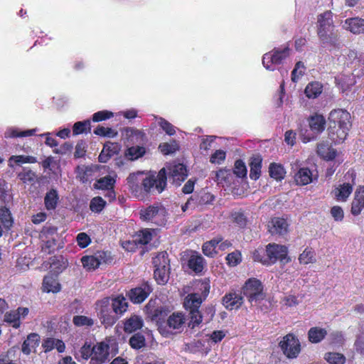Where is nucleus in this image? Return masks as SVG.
Returning <instances> with one entry per match:
<instances>
[{"label":"nucleus","instance_id":"17","mask_svg":"<svg viewBox=\"0 0 364 364\" xmlns=\"http://www.w3.org/2000/svg\"><path fill=\"white\" fill-rule=\"evenodd\" d=\"M364 209V186L357 187L350 206V213L353 216L359 215Z\"/></svg>","mask_w":364,"mask_h":364},{"label":"nucleus","instance_id":"60","mask_svg":"<svg viewBox=\"0 0 364 364\" xmlns=\"http://www.w3.org/2000/svg\"><path fill=\"white\" fill-rule=\"evenodd\" d=\"M93 133L95 135L100 136H108V137H115L117 135V132L112 129L109 127H105L102 126H97L95 129Z\"/></svg>","mask_w":364,"mask_h":364},{"label":"nucleus","instance_id":"48","mask_svg":"<svg viewBox=\"0 0 364 364\" xmlns=\"http://www.w3.org/2000/svg\"><path fill=\"white\" fill-rule=\"evenodd\" d=\"M17 178L23 183H32L36 179V174L31 169L23 167L22 171L17 173Z\"/></svg>","mask_w":364,"mask_h":364},{"label":"nucleus","instance_id":"33","mask_svg":"<svg viewBox=\"0 0 364 364\" xmlns=\"http://www.w3.org/2000/svg\"><path fill=\"white\" fill-rule=\"evenodd\" d=\"M154 230L145 228L138 231L134 235L133 242L134 245H145L151 242L153 237Z\"/></svg>","mask_w":364,"mask_h":364},{"label":"nucleus","instance_id":"59","mask_svg":"<svg viewBox=\"0 0 364 364\" xmlns=\"http://www.w3.org/2000/svg\"><path fill=\"white\" fill-rule=\"evenodd\" d=\"M325 359L330 364H344L346 361L345 356L338 353H327Z\"/></svg>","mask_w":364,"mask_h":364},{"label":"nucleus","instance_id":"29","mask_svg":"<svg viewBox=\"0 0 364 364\" xmlns=\"http://www.w3.org/2000/svg\"><path fill=\"white\" fill-rule=\"evenodd\" d=\"M107 302L108 301L107 299L102 301L104 305L102 306L99 313L101 322L106 327L112 326L114 323H115L118 318L117 316L113 315L112 312L109 311Z\"/></svg>","mask_w":364,"mask_h":364},{"label":"nucleus","instance_id":"4","mask_svg":"<svg viewBox=\"0 0 364 364\" xmlns=\"http://www.w3.org/2000/svg\"><path fill=\"white\" fill-rule=\"evenodd\" d=\"M317 35L323 47L336 46L338 40L333 20V13L326 11L317 17Z\"/></svg>","mask_w":364,"mask_h":364},{"label":"nucleus","instance_id":"44","mask_svg":"<svg viewBox=\"0 0 364 364\" xmlns=\"http://www.w3.org/2000/svg\"><path fill=\"white\" fill-rule=\"evenodd\" d=\"M0 220L6 230H9L14 223L11 213L6 205L0 207Z\"/></svg>","mask_w":364,"mask_h":364},{"label":"nucleus","instance_id":"54","mask_svg":"<svg viewBox=\"0 0 364 364\" xmlns=\"http://www.w3.org/2000/svg\"><path fill=\"white\" fill-rule=\"evenodd\" d=\"M159 149L163 154L168 155L175 153L178 150L179 147L176 140H173L171 143L164 142L160 144Z\"/></svg>","mask_w":364,"mask_h":364},{"label":"nucleus","instance_id":"2","mask_svg":"<svg viewBox=\"0 0 364 364\" xmlns=\"http://www.w3.org/2000/svg\"><path fill=\"white\" fill-rule=\"evenodd\" d=\"M328 134L334 144L343 142L351 127L350 114L346 109H333L328 116Z\"/></svg>","mask_w":364,"mask_h":364},{"label":"nucleus","instance_id":"26","mask_svg":"<svg viewBox=\"0 0 364 364\" xmlns=\"http://www.w3.org/2000/svg\"><path fill=\"white\" fill-rule=\"evenodd\" d=\"M316 153L318 156L326 161H332L337 156V151L325 141L317 145Z\"/></svg>","mask_w":364,"mask_h":364},{"label":"nucleus","instance_id":"21","mask_svg":"<svg viewBox=\"0 0 364 364\" xmlns=\"http://www.w3.org/2000/svg\"><path fill=\"white\" fill-rule=\"evenodd\" d=\"M187 265L196 274H200L203 271L206 262L201 255L197 252H193L188 259Z\"/></svg>","mask_w":364,"mask_h":364},{"label":"nucleus","instance_id":"19","mask_svg":"<svg viewBox=\"0 0 364 364\" xmlns=\"http://www.w3.org/2000/svg\"><path fill=\"white\" fill-rule=\"evenodd\" d=\"M61 290V285L58 282V275L48 274L43 279L42 291L44 293L57 294Z\"/></svg>","mask_w":364,"mask_h":364},{"label":"nucleus","instance_id":"36","mask_svg":"<svg viewBox=\"0 0 364 364\" xmlns=\"http://www.w3.org/2000/svg\"><path fill=\"white\" fill-rule=\"evenodd\" d=\"M143 324L142 318L138 316L134 315L125 321L124 330L125 332L131 333L141 329Z\"/></svg>","mask_w":364,"mask_h":364},{"label":"nucleus","instance_id":"63","mask_svg":"<svg viewBox=\"0 0 364 364\" xmlns=\"http://www.w3.org/2000/svg\"><path fill=\"white\" fill-rule=\"evenodd\" d=\"M158 124L168 135L173 136L176 134L175 127L164 118L159 117Z\"/></svg>","mask_w":364,"mask_h":364},{"label":"nucleus","instance_id":"64","mask_svg":"<svg viewBox=\"0 0 364 364\" xmlns=\"http://www.w3.org/2000/svg\"><path fill=\"white\" fill-rule=\"evenodd\" d=\"M114 116V113L108 110H101L93 114L92 120L94 122H99L109 119Z\"/></svg>","mask_w":364,"mask_h":364},{"label":"nucleus","instance_id":"31","mask_svg":"<svg viewBox=\"0 0 364 364\" xmlns=\"http://www.w3.org/2000/svg\"><path fill=\"white\" fill-rule=\"evenodd\" d=\"M294 180L297 185L305 186L313 182V174L309 168H301L294 176Z\"/></svg>","mask_w":364,"mask_h":364},{"label":"nucleus","instance_id":"5","mask_svg":"<svg viewBox=\"0 0 364 364\" xmlns=\"http://www.w3.org/2000/svg\"><path fill=\"white\" fill-rule=\"evenodd\" d=\"M109 342L104 341L91 346L85 343L77 353V359L87 360L90 358V364H103L109 360Z\"/></svg>","mask_w":364,"mask_h":364},{"label":"nucleus","instance_id":"57","mask_svg":"<svg viewBox=\"0 0 364 364\" xmlns=\"http://www.w3.org/2000/svg\"><path fill=\"white\" fill-rule=\"evenodd\" d=\"M232 173L236 175L237 177L243 178L247 176V170L245 164L242 159H237L235 161L234 164V168Z\"/></svg>","mask_w":364,"mask_h":364},{"label":"nucleus","instance_id":"47","mask_svg":"<svg viewBox=\"0 0 364 364\" xmlns=\"http://www.w3.org/2000/svg\"><path fill=\"white\" fill-rule=\"evenodd\" d=\"M327 334L326 331L324 328L318 327L311 328L308 333L309 340L311 343H318L321 341L326 335Z\"/></svg>","mask_w":364,"mask_h":364},{"label":"nucleus","instance_id":"27","mask_svg":"<svg viewBox=\"0 0 364 364\" xmlns=\"http://www.w3.org/2000/svg\"><path fill=\"white\" fill-rule=\"evenodd\" d=\"M128 142L132 144L143 142L146 138L144 132L133 127H126L123 130Z\"/></svg>","mask_w":364,"mask_h":364},{"label":"nucleus","instance_id":"38","mask_svg":"<svg viewBox=\"0 0 364 364\" xmlns=\"http://www.w3.org/2000/svg\"><path fill=\"white\" fill-rule=\"evenodd\" d=\"M269 176L276 181H281L284 178L286 171L284 166L277 163H271L269 166Z\"/></svg>","mask_w":364,"mask_h":364},{"label":"nucleus","instance_id":"35","mask_svg":"<svg viewBox=\"0 0 364 364\" xmlns=\"http://www.w3.org/2000/svg\"><path fill=\"white\" fill-rule=\"evenodd\" d=\"M230 218L231 221L235 224L238 228L245 229L247 226L248 218L245 214L243 210L240 209L239 210H233L231 212Z\"/></svg>","mask_w":364,"mask_h":364},{"label":"nucleus","instance_id":"25","mask_svg":"<svg viewBox=\"0 0 364 364\" xmlns=\"http://www.w3.org/2000/svg\"><path fill=\"white\" fill-rule=\"evenodd\" d=\"M208 279L196 280L192 285L193 292L187 296H208L210 292V284Z\"/></svg>","mask_w":364,"mask_h":364},{"label":"nucleus","instance_id":"51","mask_svg":"<svg viewBox=\"0 0 364 364\" xmlns=\"http://www.w3.org/2000/svg\"><path fill=\"white\" fill-rule=\"evenodd\" d=\"M243 297H223V304L229 310L237 309L242 304Z\"/></svg>","mask_w":364,"mask_h":364},{"label":"nucleus","instance_id":"14","mask_svg":"<svg viewBox=\"0 0 364 364\" xmlns=\"http://www.w3.org/2000/svg\"><path fill=\"white\" fill-rule=\"evenodd\" d=\"M146 314L152 318L163 316L168 311L162 304L160 297L151 298L145 306Z\"/></svg>","mask_w":364,"mask_h":364},{"label":"nucleus","instance_id":"42","mask_svg":"<svg viewBox=\"0 0 364 364\" xmlns=\"http://www.w3.org/2000/svg\"><path fill=\"white\" fill-rule=\"evenodd\" d=\"M112 310L116 314L122 315L128 308L127 297H114L112 302Z\"/></svg>","mask_w":364,"mask_h":364},{"label":"nucleus","instance_id":"61","mask_svg":"<svg viewBox=\"0 0 364 364\" xmlns=\"http://www.w3.org/2000/svg\"><path fill=\"white\" fill-rule=\"evenodd\" d=\"M305 70L306 67L304 66V63L301 61L297 62L291 72V80L294 82H296L299 79L304 75Z\"/></svg>","mask_w":364,"mask_h":364},{"label":"nucleus","instance_id":"58","mask_svg":"<svg viewBox=\"0 0 364 364\" xmlns=\"http://www.w3.org/2000/svg\"><path fill=\"white\" fill-rule=\"evenodd\" d=\"M14 161L16 164H35L37 162V159L35 156H24V155H17V156H11L9 158V162Z\"/></svg>","mask_w":364,"mask_h":364},{"label":"nucleus","instance_id":"6","mask_svg":"<svg viewBox=\"0 0 364 364\" xmlns=\"http://www.w3.org/2000/svg\"><path fill=\"white\" fill-rule=\"evenodd\" d=\"M140 218L157 226H164L167 222L168 213L160 203H156L140 210Z\"/></svg>","mask_w":364,"mask_h":364},{"label":"nucleus","instance_id":"46","mask_svg":"<svg viewBox=\"0 0 364 364\" xmlns=\"http://www.w3.org/2000/svg\"><path fill=\"white\" fill-rule=\"evenodd\" d=\"M90 132L91 122L90 119L77 122L73 126V134L74 136Z\"/></svg>","mask_w":364,"mask_h":364},{"label":"nucleus","instance_id":"18","mask_svg":"<svg viewBox=\"0 0 364 364\" xmlns=\"http://www.w3.org/2000/svg\"><path fill=\"white\" fill-rule=\"evenodd\" d=\"M186 317L181 312L173 313L167 319L166 325L168 329L166 333H173V331H181L185 324Z\"/></svg>","mask_w":364,"mask_h":364},{"label":"nucleus","instance_id":"55","mask_svg":"<svg viewBox=\"0 0 364 364\" xmlns=\"http://www.w3.org/2000/svg\"><path fill=\"white\" fill-rule=\"evenodd\" d=\"M100 264H111L114 261V257L109 250H100L95 252Z\"/></svg>","mask_w":364,"mask_h":364},{"label":"nucleus","instance_id":"39","mask_svg":"<svg viewBox=\"0 0 364 364\" xmlns=\"http://www.w3.org/2000/svg\"><path fill=\"white\" fill-rule=\"evenodd\" d=\"M152 287L148 282H144L139 287L131 289L126 296H149L152 292Z\"/></svg>","mask_w":364,"mask_h":364},{"label":"nucleus","instance_id":"20","mask_svg":"<svg viewBox=\"0 0 364 364\" xmlns=\"http://www.w3.org/2000/svg\"><path fill=\"white\" fill-rule=\"evenodd\" d=\"M343 27L346 30L355 35L364 33V19L360 17L346 18Z\"/></svg>","mask_w":364,"mask_h":364},{"label":"nucleus","instance_id":"62","mask_svg":"<svg viewBox=\"0 0 364 364\" xmlns=\"http://www.w3.org/2000/svg\"><path fill=\"white\" fill-rule=\"evenodd\" d=\"M129 344L134 349H140L145 346V338L141 333H135L130 338Z\"/></svg>","mask_w":364,"mask_h":364},{"label":"nucleus","instance_id":"45","mask_svg":"<svg viewBox=\"0 0 364 364\" xmlns=\"http://www.w3.org/2000/svg\"><path fill=\"white\" fill-rule=\"evenodd\" d=\"M81 262L83 267L89 271L95 270L97 269L100 265V262L98 261L95 253L94 255L83 256L81 258Z\"/></svg>","mask_w":364,"mask_h":364},{"label":"nucleus","instance_id":"34","mask_svg":"<svg viewBox=\"0 0 364 364\" xmlns=\"http://www.w3.org/2000/svg\"><path fill=\"white\" fill-rule=\"evenodd\" d=\"M232 170L221 168L215 172V181L222 186H230L232 181Z\"/></svg>","mask_w":364,"mask_h":364},{"label":"nucleus","instance_id":"30","mask_svg":"<svg viewBox=\"0 0 364 364\" xmlns=\"http://www.w3.org/2000/svg\"><path fill=\"white\" fill-rule=\"evenodd\" d=\"M59 203V195L56 189L51 188L44 197L45 208L48 211L55 210Z\"/></svg>","mask_w":364,"mask_h":364},{"label":"nucleus","instance_id":"9","mask_svg":"<svg viewBox=\"0 0 364 364\" xmlns=\"http://www.w3.org/2000/svg\"><path fill=\"white\" fill-rule=\"evenodd\" d=\"M289 46L283 48H274L272 51L265 53L262 58V63L264 68L269 70H274V65H280L283 60L289 55Z\"/></svg>","mask_w":364,"mask_h":364},{"label":"nucleus","instance_id":"7","mask_svg":"<svg viewBox=\"0 0 364 364\" xmlns=\"http://www.w3.org/2000/svg\"><path fill=\"white\" fill-rule=\"evenodd\" d=\"M154 267V277L159 284H165L169 279L170 274V259L166 252L158 253L152 259Z\"/></svg>","mask_w":364,"mask_h":364},{"label":"nucleus","instance_id":"1","mask_svg":"<svg viewBox=\"0 0 364 364\" xmlns=\"http://www.w3.org/2000/svg\"><path fill=\"white\" fill-rule=\"evenodd\" d=\"M129 191L135 197L143 199L152 189L161 193L166 186L167 173L166 168H161L156 177L150 176L143 178L141 173H132L127 178Z\"/></svg>","mask_w":364,"mask_h":364},{"label":"nucleus","instance_id":"11","mask_svg":"<svg viewBox=\"0 0 364 364\" xmlns=\"http://www.w3.org/2000/svg\"><path fill=\"white\" fill-rule=\"evenodd\" d=\"M203 302L202 297H186L183 301L184 308L190 311L191 321L188 326L193 328L202 321V316L198 311Z\"/></svg>","mask_w":364,"mask_h":364},{"label":"nucleus","instance_id":"50","mask_svg":"<svg viewBox=\"0 0 364 364\" xmlns=\"http://www.w3.org/2000/svg\"><path fill=\"white\" fill-rule=\"evenodd\" d=\"M115 180L110 176H106L105 177L98 179L95 184V187L97 189L107 190L113 188L114 186Z\"/></svg>","mask_w":364,"mask_h":364},{"label":"nucleus","instance_id":"16","mask_svg":"<svg viewBox=\"0 0 364 364\" xmlns=\"http://www.w3.org/2000/svg\"><path fill=\"white\" fill-rule=\"evenodd\" d=\"M242 290L243 296H261L263 293L264 286L260 280L252 277L245 282Z\"/></svg>","mask_w":364,"mask_h":364},{"label":"nucleus","instance_id":"43","mask_svg":"<svg viewBox=\"0 0 364 364\" xmlns=\"http://www.w3.org/2000/svg\"><path fill=\"white\" fill-rule=\"evenodd\" d=\"M196 200L202 208L204 205L211 204L215 200V196L209 192L202 190L193 193Z\"/></svg>","mask_w":364,"mask_h":364},{"label":"nucleus","instance_id":"56","mask_svg":"<svg viewBox=\"0 0 364 364\" xmlns=\"http://www.w3.org/2000/svg\"><path fill=\"white\" fill-rule=\"evenodd\" d=\"M226 263L230 267H235L242 262V254L239 250L228 254L225 257Z\"/></svg>","mask_w":364,"mask_h":364},{"label":"nucleus","instance_id":"12","mask_svg":"<svg viewBox=\"0 0 364 364\" xmlns=\"http://www.w3.org/2000/svg\"><path fill=\"white\" fill-rule=\"evenodd\" d=\"M279 346L288 358H296L301 351L300 342L292 333L286 335L280 341Z\"/></svg>","mask_w":364,"mask_h":364},{"label":"nucleus","instance_id":"40","mask_svg":"<svg viewBox=\"0 0 364 364\" xmlns=\"http://www.w3.org/2000/svg\"><path fill=\"white\" fill-rule=\"evenodd\" d=\"M76 178L82 183L87 182L91 178L93 169L85 165H80L76 167Z\"/></svg>","mask_w":364,"mask_h":364},{"label":"nucleus","instance_id":"37","mask_svg":"<svg viewBox=\"0 0 364 364\" xmlns=\"http://www.w3.org/2000/svg\"><path fill=\"white\" fill-rule=\"evenodd\" d=\"M222 241V237H215L210 241L205 242L202 246L203 253L208 257H214L216 254V247Z\"/></svg>","mask_w":364,"mask_h":364},{"label":"nucleus","instance_id":"22","mask_svg":"<svg viewBox=\"0 0 364 364\" xmlns=\"http://www.w3.org/2000/svg\"><path fill=\"white\" fill-rule=\"evenodd\" d=\"M119 150V148L117 143L106 142L98 156V161L100 163H107L113 156L118 154Z\"/></svg>","mask_w":364,"mask_h":364},{"label":"nucleus","instance_id":"23","mask_svg":"<svg viewBox=\"0 0 364 364\" xmlns=\"http://www.w3.org/2000/svg\"><path fill=\"white\" fill-rule=\"evenodd\" d=\"M309 125L311 132L316 134L323 132L326 127V121L322 114H314L308 119Z\"/></svg>","mask_w":364,"mask_h":364},{"label":"nucleus","instance_id":"10","mask_svg":"<svg viewBox=\"0 0 364 364\" xmlns=\"http://www.w3.org/2000/svg\"><path fill=\"white\" fill-rule=\"evenodd\" d=\"M349 177L350 181L338 185L333 190L335 198L338 201L346 202L353 192L355 185L356 173L353 169H350L345 175V178Z\"/></svg>","mask_w":364,"mask_h":364},{"label":"nucleus","instance_id":"13","mask_svg":"<svg viewBox=\"0 0 364 364\" xmlns=\"http://www.w3.org/2000/svg\"><path fill=\"white\" fill-rule=\"evenodd\" d=\"M289 223L284 218L274 217L267 224L268 232L272 235L284 236L289 232Z\"/></svg>","mask_w":364,"mask_h":364},{"label":"nucleus","instance_id":"8","mask_svg":"<svg viewBox=\"0 0 364 364\" xmlns=\"http://www.w3.org/2000/svg\"><path fill=\"white\" fill-rule=\"evenodd\" d=\"M40 238L43 242L41 246L42 252L48 255L53 254L55 250L62 247L58 246L59 239L58 228L50 225H46L40 232Z\"/></svg>","mask_w":364,"mask_h":364},{"label":"nucleus","instance_id":"49","mask_svg":"<svg viewBox=\"0 0 364 364\" xmlns=\"http://www.w3.org/2000/svg\"><path fill=\"white\" fill-rule=\"evenodd\" d=\"M299 261L303 264H309L316 262V259L314 250L311 247L305 248L303 252L300 254Z\"/></svg>","mask_w":364,"mask_h":364},{"label":"nucleus","instance_id":"24","mask_svg":"<svg viewBox=\"0 0 364 364\" xmlns=\"http://www.w3.org/2000/svg\"><path fill=\"white\" fill-rule=\"evenodd\" d=\"M40 343V336L38 333H32L28 335L26 339L23 341L21 350L23 354L29 355L36 351V348Z\"/></svg>","mask_w":364,"mask_h":364},{"label":"nucleus","instance_id":"32","mask_svg":"<svg viewBox=\"0 0 364 364\" xmlns=\"http://www.w3.org/2000/svg\"><path fill=\"white\" fill-rule=\"evenodd\" d=\"M323 90V86L318 81H312L307 84L304 90V94L309 99H316L320 96Z\"/></svg>","mask_w":364,"mask_h":364},{"label":"nucleus","instance_id":"41","mask_svg":"<svg viewBox=\"0 0 364 364\" xmlns=\"http://www.w3.org/2000/svg\"><path fill=\"white\" fill-rule=\"evenodd\" d=\"M146 154V149L143 146H132L125 151V156L131 161L136 160Z\"/></svg>","mask_w":364,"mask_h":364},{"label":"nucleus","instance_id":"28","mask_svg":"<svg viewBox=\"0 0 364 364\" xmlns=\"http://www.w3.org/2000/svg\"><path fill=\"white\" fill-rule=\"evenodd\" d=\"M262 158L260 155H255L250 159V178L252 180H257L261 176Z\"/></svg>","mask_w":364,"mask_h":364},{"label":"nucleus","instance_id":"52","mask_svg":"<svg viewBox=\"0 0 364 364\" xmlns=\"http://www.w3.org/2000/svg\"><path fill=\"white\" fill-rule=\"evenodd\" d=\"M4 321L10 323L15 328H18L21 325L19 313L16 310L7 312L5 314Z\"/></svg>","mask_w":364,"mask_h":364},{"label":"nucleus","instance_id":"15","mask_svg":"<svg viewBox=\"0 0 364 364\" xmlns=\"http://www.w3.org/2000/svg\"><path fill=\"white\" fill-rule=\"evenodd\" d=\"M168 169V179L176 186H180L187 177V169L183 164L171 166Z\"/></svg>","mask_w":364,"mask_h":364},{"label":"nucleus","instance_id":"3","mask_svg":"<svg viewBox=\"0 0 364 364\" xmlns=\"http://www.w3.org/2000/svg\"><path fill=\"white\" fill-rule=\"evenodd\" d=\"M287 247L274 242L269 243L265 248L259 247L252 252V259L255 262L267 266L272 265L277 261L282 262L287 259Z\"/></svg>","mask_w":364,"mask_h":364},{"label":"nucleus","instance_id":"53","mask_svg":"<svg viewBox=\"0 0 364 364\" xmlns=\"http://www.w3.org/2000/svg\"><path fill=\"white\" fill-rule=\"evenodd\" d=\"M106 201L100 196L94 197L90 203V209L94 212L99 213L105 207Z\"/></svg>","mask_w":364,"mask_h":364}]
</instances>
